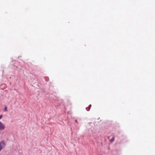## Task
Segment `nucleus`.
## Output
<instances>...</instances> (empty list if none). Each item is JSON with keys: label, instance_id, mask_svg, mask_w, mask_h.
<instances>
[{"label": "nucleus", "instance_id": "423d86ee", "mask_svg": "<svg viewBox=\"0 0 155 155\" xmlns=\"http://www.w3.org/2000/svg\"><path fill=\"white\" fill-rule=\"evenodd\" d=\"M2 149V148L0 147V151H1V150Z\"/></svg>", "mask_w": 155, "mask_h": 155}, {"label": "nucleus", "instance_id": "6e6552de", "mask_svg": "<svg viewBox=\"0 0 155 155\" xmlns=\"http://www.w3.org/2000/svg\"><path fill=\"white\" fill-rule=\"evenodd\" d=\"M75 121H76V122H77V120H75Z\"/></svg>", "mask_w": 155, "mask_h": 155}, {"label": "nucleus", "instance_id": "7ed1b4c3", "mask_svg": "<svg viewBox=\"0 0 155 155\" xmlns=\"http://www.w3.org/2000/svg\"><path fill=\"white\" fill-rule=\"evenodd\" d=\"M114 140V137H112V138L110 140V141L111 142H113Z\"/></svg>", "mask_w": 155, "mask_h": 155}, {"label": "nucleus", "instance_id": "39448f33", "mask_svg": "<svg viewBox=\"0 0 155 155\" xmlns=\"http://www.w3.org/2000/svg\"><path fill=\"white\" fill-rule=\"evenodd\" d=\"M2 117V115H0V119H1Z\"/></svg>", "mask_w": 155, "mask_h": 155}, {"label": "nucleus", "instance_id": "f03ea898", "mask_svg": "<svg viewBox=\"0 0 155 155\" xmlns=\"http://www.w3.org/2000/svg\"><path fill=\"white\" fill-rule=\"evenodd\" d=\"M5 145V143L3 141H1L0 142V147H1L2 149L4 147Z\"/></svg>", "mask_w": 155, "mask_h": 155}, {"label": "nucleus", "instance_id": "f257e3e1", "mask_svg": "<svg viewBox=\"0 0 155 155\" xmlns=\"http://www.w3.org/2000/svg\"><path fill=\"white\" fill-rule=\"evenodd\" d=\"M5 128V126L4 124L0 122V130H3Z\"/></svg>", "mask_w": 155, "mask_h": 155}, {"label": "nucleus", "instance_id": "0eeeda50", "mask_svg": "<svg viewBox=\"0 0 155 155\" xmlns=\"http://www.w3.org/2000/svg\"><path fill=\"white\" fill-rule=\"evenodd\" d=\"M89 106H90V107H91V105H89Z\"/></svg>", "mask_w": 155, "mask_h": 155}, {"label": "nucleus", "instance_id": "20e7f679", "mask_svg": "<svg viewBox=\"0 0 155 155\" xmlns=\"http://www.w3.org/2000/svg\"><path fill=\"white\" fill-rule=\"evenodd\" d=\"M4 110L5 111H7V107H5V108Z\"/></svg>", "mask_w": 155, "mask_h": 155}]
</instances>
